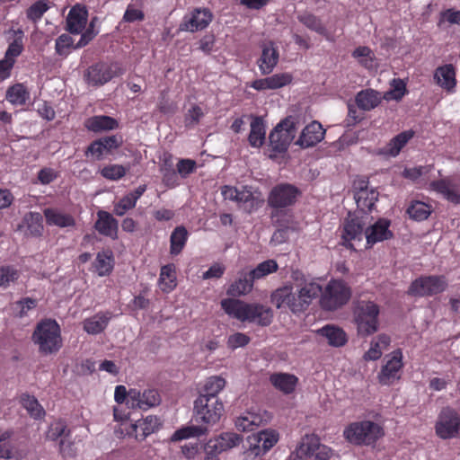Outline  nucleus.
<instances>
[{"label": "nucleus", "instance_id": "1", "mask_svg": "<svg viewBox=\"0 0 460 460\" xmlns=\"http://www.w3.org/2000/svg\"><path fill=\"white\" fill-rule=\"evenodd\" d=\"M321 292L322 286L314 281L305 283L296 291L293 286L286 285L272 292L271 302L278 309H289L296 314L305 312Z\"/></svg>", "mask_w": 460, "mask_h": 460}, {"label": "nucleus", "instance_id": "2", "mask_svg": "<svg viewBox=\"0 0 460 460\" xmlns=\"http://www.w3.org/2000/svg\"><path fill=\"white\" fill-rule=\"evenodd\" d=\"M221 308L233 319L242 323H255L260 326H269L273 320L270 307L260 303H247L236 298H225L220 302Z\"/></svg>", "mask_w": 460, "mask_h": 460}, {"label": "nucleus", "instance_id": "3", "mask_svg": "<svg viewBox=\"0 0 460 460\" xmlns=\"http://www.w3.org/2000/svg\"><path fill=\"white\" fill-rule=\"evenodd\" d=\"M32 341L38 345L40 353H57L63 345L61 328L56 320L46 318L40 321L32 333Z\"/></svg>", "mask_w": 460, "mask_h": 460}, {"label": "nucleus", "instance_id": "4", "mask_svg": "<svg viewBox=\"0 0 460 460\" xmlns=\"http://www.w3.org/2000/svg\"><path fill=\"white\" fill-rule=\"evenodd\" d=\"M352 314L358 335L367 337L378 331L380 306L376 302L357 300L353 304Z\"/></svg>", "mask_w": 460, "mask_h": 460}, {"label": "nucleus", "instance_id": "5", "mask_svg": "<svg viewBox=\"0 0 460 460\" xmlns=\"http://www.w3.org/2000/svg\"><path fill=\"white\" fill-rule=\"evenodd\" d=\"M384 436L383 427L372 420L351 422L343 430L344 438L349 444L359 447H374Z\"/></svg>", "mask_w": 460, "mask_h": 460}, {"label": "nucleus", "instance_id": "6", "mask_svg": "<svg viewBox=\"0 0 460 460\" xmlns=\"http://www.w3.org/2000/svg\"><path fill=\"white\" fill-rule=\"evenodd\" d=\"M320 306L324 311H335L345 305L351 297L350 288L342 280L332 279L322 288Z\"/></svg>", "mask_w": 460, "mask_h": 460}, {"label": "nucleus", "instance_id": "7", "mask_svg": "<svg viewBox=\"0 0 460 460\" xmlns=\"http://www.w3.org/2000/svg\"><path fill=\"white\" fill-rule=\"evenodd\" d=\"M162 425L160 419L156 416L148 415L138 420L135 423L128 420H122L115 429L118 437H132L137 441L145 440L149 435L156 432Z\"/></svg>", "mask_w": 460, "mask_h": 460}, {"label": "nucleus", "instance_id": "8", "mask_svg": "<svg viewBox=\"0 0 460 460\" xmlns=\"http://www.w3.org/2000/svg\"><path fill=\"white\" fill-rule=\"evenodd\" d=\"M123 74L124 69L118 62L102 60L91 65L85 70L84 78L88 85L100 87Z\"/></svg>", "mask_w": 460, "mask_h": 460}, {"label": "nucleus", "instance_id": "9", "mask_svg": "<svg viewBox=\"0 0 460 460\" xmlns=\"http://www.w3.org/2000/svg\"><path fill=\"white\" fill-rule=\"evenodd\" d=\"M447 280L443 275L421 276L414 279L407 291L412 296H432L444 292Z\"/></svg>", "mask_w": 460, "mask_h": 460}, {"label": "nucleus", "instance_id": "10", "mask_svg": "<svg viewBox=\"0 0 460 460\" xmlns=\"http://www.w3.org/2000/svg\"><path fill=\"white\" fill-rule=\"evenodd\" d=\"M223 413L224 404L221 400L198 396L194 401V417L198 423L214 425L219 421Z\"/></svg>", "mask_w": 460, "mask_h": 460}, {"label": "nucleus", "instance_id": "11", "mask_svg": "<svg viewBox=\"0 0 460 460\" xmlns=\"http://www.w3.org/2000/svg\"><path fill=\"white\" fill-rule=\"evenodd\" d=\"M295 119L288 116L282 119L269 136L270 145L273 151L286 152L296 133Z\"/></svg>", "mask_w": 460, "mask_h": 460}, {"label": "nucleus", "instance_id": "12", "mask_svg": "<svg viewBox=\"0 0 460 460\" xmlns=\"http://www.w3.org/2000/svg\"><path fill=\"white\" fill-rule=\"evenodd\" d=\"M435 431L442 439L460 438V416L456 410L450 407L441 410L435 424Z\"/></svg>", "mask_w": 460, "mask_h": 460}, {"label": "nucleus", "instance_id": "13", "mask_svg": "<svg viewBox=\"0 0 460 460\" xmlns=\"http://www.w3.org/2000/svg\"><path fill=\"white\" fill-rule=\"evenodd\" d=\"M301 194L297 187L290 183L274 186L268 196V205L273 209H282L293 206Z\"/></svg>", "mask_w": 460, "mask_h": 460}, {"label": "nucleus", "instance_id": "14", "mask_svg": "<svg viewBox=\"0 0 460 460\" xmlns=\"http://www.w3.org/2000/svg\"><path fill=\"white\" fill-rule=\"evenodd\" d=\"M242 440V436L234 432H225L209 439L204 447V460H219L218 456L222 452L238 446Z\"/></svg>", "mask_w": 460, "mask_h": 460}, {"label": "nucleus", "instance_id": "15", "mask_svg": "<svg viewBox=\"0 0 460 460\" xmlns=\"http://www.w3.org/2000/svg\"><path fill=\"white\" fill-rule=\"evenodd\" d=\"M460 177L446 176L431 181L429 190L442 196L443 199L454 205H460Z\"/></svg>", "mask_w": 460, "mask_h": 460}, {"label": "nucleus", "instance_id": "16", "mask_svg": "<svg viewBox=\"0 0 460 460\" xmlns=\"http://www.w3.org/2000/svg\"><path fill=\"white\" fill-rule=\"evenodd\" d=\"M388 357L389 358L377 374L378 383L382 385H391L399 380L403 367L402 349L394 350Z\"/></svg>", "mask_w": 460, "mask_h": 460}, {"label": "nucleus", "instance_id": "17", "mask_svg": "<svg viewBox=\"0 0 460 460\" xmlns=\"http://www.w3.org/2000/svg\"><path fill=\"white\" fill-rule=\"evenodd\" d=\"M213 20V13L208 8H195L190 15H185L180 30L196 32L206 29Z\"/></svg>", "mask_w": 460, "mask_h": 460}, {"label": "nucleus", "instance_id": "18", "mask_svg": "<svg viewBox=\"0 0 460 460\" xmlns=\"http://www.w3.org/2000/svg\"><path fill=\"white\" fill-rule=\"evenodd\" d=\"M365 222L362 217L349 214L342 226V244L349 249H353L352 241H361L364 233Z\"/></svg>", "mask_w": 460, "mask_h": 460}, {"label": "nucleus", "instance_id": "19", "mask_svg": "<svg viewBox=\"0 0 460 460\" xmlns=\"http://www.w3.org/2000/svg\"><path fill=\"white\" fill-rule=\"evenodd\" d=\"M160 394L155 389H146L141 392L138 389H129L128 406L132 409L147 410L159 404Z\"/></svg>", "mask_w": 460, "mask_h": 460}, {"label": "nucleus", "instance_id": "20", "mask_svg": "<svg viewBox=\"0 0 460 460\" xmlns=\"http://www.w3.org/2000/svg\"><path fill=\"white\" fill-rule=\"evenodd\" d=\"M297 454L305 456L315 455L316 460H330L332 451L330 447L320 445L315 436L305 435L297 448Z\"/></svg>", "mask_w": 460, "mask_h": 460}, {"label": "nucleus", "instance_id": "21", "mask_svg": "<svg viewBox=\"0 0 460 460\" xmlns=\"http://www.w3.org/2000/svg\"><path fill=\"white\" fill-rule=\"evenodd\" d=\"M279 441V433L274 429H264L249 437L250 450L254 456L265 454Z\"/></svg>", "mask_w": 460, "mask_h": 460}, {"label": "nucleus", "instance_id": "22", "mask_svg": "<svg viewBox=\"0 0 460 460\" xmlns=\"http://www.w3.org/2000/svg\"><path fill=\"white\" fill-rule=\"evenodd\" d=\"M88 10L84 5L75 4L66 17V30L71 34H81L87 25Z\"/></svg>", "mask_w": 460, "mask_h": 460}, {"label": "nucleus", "instance_id": "23", "mask_svg": "<svg viewBox=\"0 0 460 460\" xmlns=\"http://www.w3.org/2000/svg\"><path fill=\"white\" fill-rule=\"evenodd\" d=\"M23 50L22 43L16 39L11 42L5 51L4 57L0 60V80L4 81L11 76L12 70L16 62V58Z\"/></svg>", "mask_w": 460, "mask_h": 460}, {"label": "nucleus", "instance_id": "24", "mask_svg": "<svg viewBox=\"0 0 460 460\" xmlns=\"http://www.w3.org/2000/svg\"><path fill=\"white\" fill-rule=\"evenodd\" d=\"M391 221L386 218H379L374 225L365 231L367 244L369 246L376 243L391 239L394 234L389 229Z\"/></svg>", "mask_w": 460, "mask_h": 460}, {"label": "nucleus", "instance_id": "25", "mask_svg": "<svg viewBox=\"0 0 460 460\" xmlns=\"http://www.w3.org/2000/svg\"><path fill=\"white\" fill-rule=\"evenodd\" d=\"M325 130L318 121H313L302 130L296 144L303 148L314 146L324 137Z\"/></svg>", "mask_w": 460, "mask_h": 460}, {"label": "nucleus", "instance_id": "26", "mask_svg": "<svg viewBox=\"0 0 460 460\" xmlns=\"http://www.w3.org/2000/svg\"><path fill=\"white\" fill-rule=\"evenodd\" d=\"M94 229L102 235L116 239L118 237L119 223L113 216L105 211L97 212V220L93 226Z\"/></svg>", "mask_w": 460, "mask_h": 460}, {"label": "nucleus", "instance_id": "27", "mask_svg": "<svg viewBox=\"0 0 460 460\" xmlns=\"http://www.w3.org/2000/svg\"><path fill=\"white\" fill-rule=\"evenodd\" d=\"M292 79L293 76L289 73L275 74L266 78L254 80L251 84V87L257 91L275 90L289 84Z\"/></svg>", "mask_w": 460, "mask_h": 460}, {"label": "nucleus", "instance_id": "28", "mask_svg": "<svg viewBox=\"0 0 460 460\" xmlns=\"http://www.w3.org/2000/svg\"><path fill=\"white\" fill-rule=\"evenodd\" d=\"M46 223L49 226H58L59 228L74 227L75 226V217L62 211L58 208H46L43 210Z\"/></svg>", "mask_w": 460, "mask_h": 460}, {"label": "nucleus", "instance_id": "29", "mask_svg": "<svg viewBox=\"0 0 460 460\" xmlns=\"http://www.w3.org/2000/svg\"><path fill=\"white\" fill-rule=\"evenodd\" d=\"M19 229H24V234L31 237H40L44 232L43 217L40 213L30 211L22 217Z\"/></svg>", "mask_w": 460, "mask_h": 460}, {"label": "nucleus", "instance_id": "30", "mask_svg": "<svg viewBox=\"0 0 460 460\" xmlns=\"http://www.w3.org/2000/svg\"><path fill=\"white\" fill-rule=\"evenodd\" d=\"M434 81L447 92H455L456 78L454 66L452 64H447L438 66L434 72Z\"/></svg>", "mask_w": 460, "mask_h": 460}, {"label": "nucleus", "instance_id": "31", "mask_svg": "<svg viewBox=\"0 0 460 460\" xmlns=\"http://www.w3.org/2000/svg\"><path fill=\"white\" fill-rule=\"evenodd\" d=\"M268 419L269 416L266 411L263 412V415L260 412L247 411L236 419L235 426L240 431H252L261 425L266 423Z\"/></svg>", "mask_w": 460, "mask_h": 460}, {"label": "nucleus", "instance_id": "32", "mask_svg": "<svg viewBox=\"0 0 460 460\" xmlns=\"http://www.w3.org/2000/svg\"><path fill=\"white\" fill-rule=\"evenodd\" d=\"M112 317L111 312H99L83 322V329L88 334L96 335L102 332Z\"/></svg>", "mask_w": 460, "mask_h": 460}, {"label": "nucleus", "instance_id": "33", "mask_svg": "<svg viewBox=\"0 0 460 460\" xmlns=\"http://www.w3.org/2000/svg\"><path fill=\"white\" fill-rule=\"evenodd\" d=\"M253 282L249 271L243 270L239 272L238 279L228 287L226 294L233 297L245 296L252 290Z\"/></svg>", "mask_w": 460, "mask_h": 460}, {"label": "nucleus", "instance_id": "34", "mask_svg": "<svg viewBox=\"0 0 460 460\" xmlns=\"http://www.w3.org/2000/svg\"><path fill=\"white\" fill-rule=\"evenodd\" d=\"M84 125L89 131L98 133L116 129L119 127V122L107 115H95L86 119Z\"/></svg>", "mask_w": 460, "mask_h": 460}, {"label": "nucleus", "instance_id": "35", "mask_svg": "<svg viewBox=\"0 0 460 460\" xmlns=\"http://www.w3.org/2000/svg\"><path fill=\"white\" fill-rule=\"evenodd\" d=\"M114 256L110 249L97 252L93 268L99 277H107L114 269Z\"/></svg>", "mask_w": 460, "mask_h": 460}, {"label": "nucleus", "instance_id": "36", "mask_svg": "<svg viewBox=\"0 0 460 460\" xmlns=\"http://www.w3.org/2000/svg\"><path fill=\"white\" fill-rule=\"evenodd\" d=\"M271 385L285 394H290L298 384V378L288 373H273L270 376Z\"/></svg>", "mask_w": 460, "mask_h": 460}, {"label": "nucleus", "instance_id": "37", "mask_svg": "<svg viewBox=\"0 0 460 460\" xmlns=\"http://www.w3.org/2000/svg\"><path fill=\"white\" fill-rule=\"evenodd\" d=\"M279 51L273 44L265 45L261 56L258 60V66L262 75L270 74L279 62Z\"/></svg>", "mask_w": 460, "mask_h": 460}, {"label": "nucleus", "instance_id": "38", "mask_svg": "<svg viewBox=\"0 0 460 460\" xmlns=\"http://www.w3.org/2000/svg\"><path fill=\"white\" fill-rule=\"evenodd\" d=\"M317 333L326 338L328 344L332 347H342L348 341V336L344 330L332 324H327L319 329Z\"/></svg>", "mask_w": 460, "mask_h": 460}, {"label": "nucleus", "instance_id": "39", "mask_svg": "<svg viewBox=\"0 0 460 460\" xmlns=\"http://www.w3.org/2000/svg\"><path fill=\"white\" fill-rule=\"evenodd\" d=\"M381 93L374 89L362 90L356 95L357 106L363 111H371L377 107L382 101Z\"/></svg>", "mask_w": 460, "mask_h": 460}, {"label": "nucleus", "instance_id": "40", "mask_svg": "<svg viewBox=\"0 0 460 460\" xmlns=\"http://www.w3.org/2000/svg\"><path fill=\"white\" fill-rule=\"evenodd\" d=\"M226 381L219 376H213L208 377L199 392V396H204L211 400H220L218 394L225 388Z\"/></svg>", "mask_w": 460, "mask_h": 460}, {"label": "nucleus", "instance_id": "41", "mask_svg": "<svg viewBox=\"0 0 460 460\" xmlns=\"http://www.w3.org/2000/svg\"><path fill=\"white\" fill-rule=\"evenodd\" d=\"M261 117H254L251 122V131L248 137L249 144L252 147H261L265 141L266 128Z\"/></svg>", "mask_w": 460, "mask_h": 460}, {"label": "nucleus", "instance_id": "42", "mask_svg": "<svg viewBox=\"0 0 460 460\" xmlns=\"http://www.w3.org/2000/svg\"><path fill=\"white\" fill-rule=\"evenodd\" d=\"M29 98L28 89L21 83L9 86L5 93V99L13 105H24Z\"/></svg>", "mask_w": 460, "mask_h": 460}, {"label": "nucleus", "instance_id": "43", "mask_svg": "<svg viewBox=\"0 0 460 460\" xmlns=\"http://www.w3.org/2000/svg\"><path fill=\"white\" fill-rule=\"evenodd\" d=\"M71 429L63 419L55 420L50 423L46 433V438L51 441L61 440L62 438H69Z\"/></svg>", "mask_w": 460, "mask_h": 460}, {"label": "nucleus", "instance_id": "44", "mask_svg": "<svg viewBox=\"0 0 460 460\" xmlns=\"http://www.w3.org/2000/svg\"><path fill=\"white\" fill-rule=\"evenodd\" d=\"M176 273L173 264H167L161 268L159 286L163 292L170 293L176 288Z\"/></svg>", "mask_w": 460, "mask_h": 460}, {"label": "nucleus", "instance_id": "45", "mask_svg": "<svg viewBox=\"0 0 460 460\" xmlns=\"http://www.w3.org/2000/svg\"><path fill=\"white\" fill-rule=\"evenodd\" d=\"M414 132L412 130H406L401 132L393 137L385 147V153L391 156H396L405 145L413 137Z\"/></svg>", "mask_w": 460, "mask_h": 460}, {"label": "nucleus", "instance_id": "46", "mask_svg": "<svg viewBox=\"0 0 460 460\" xmlns=\"http://www.w3.org/2000/svg\"><path fill=\"white\" fill-rule=\"evenodd\" d=\"M297 20L310 31L327 36V29L322 20L314 13L305 12L297 15Z\"/></svg>", "mask_w": 460, "mask_h": 460}, {"label": "nucleus", "instance_id": "47", "mask_svg": "<svg viewBox=\"0 0 460 460\" xmlns=\"http://www.w3.org/2000/svg\"><path fill=\"white\" fill-rule=\"evenodd\" d=\"M188 240V232L182 226H177L170 237V252L178 255L183 250Z\"/></svg>", "mask_w": 460, "mask_h": 460}, {"label": "nucleus", "instance_id": "48", "mask_svg": "<svg viewBox=\"0 0 460 460\" xmlns=\"http://www.w3.org/2000/svg\"><path fill=\"white\" fill-rule=\"evenodd\" d=\"M21 402L31 418L35 420H41L44 418L46 411L34 396L22 394L21 397Z\"/></svg>", "mask_w": 460, "mask_h": 460}, {"label": "nucleus", "instance_id": "49", "mask_svg": "<svg viewBox=\"0 0 460 460\" xmlns=\"http://www.w3.org/2000/svg\"><path fill=\"white\" fill-rule=\"evenodd\" d=\"M431 207L425 202L413 200L409 205L406 212L410 218L415 221L426 220L431 214Z\"/></svg>", "mask_w": 460, "mask_h": 460}, {"label": "nucleus", "instance_id": "50", "mask_svg": "<svg viewBox=\"0 0 460 460\" xmlns=\"http://www.w3.org/2000/svg\"><path fill=\"white\" fill-rule=\"evenodd\" d=\"M354 199L358 208L361 210L371 211L378 199V192L374 189L366 190V191L354 194Z\"/></svg>", "mask_w": 460, "mask_h": 460}, {"label": "nucleus", "instance_id": "51", "mask_svg": "<svg viewBox=\"0 0 460 460\" xmlns=\"http://www.w3.org/2000/svg\"><path fill=\"white\" fill-rule=\"evenodd\" d=\"M50 8L49 1L38 0L34 2L27 10L26 17L33 23H37L41 20L46 12Z\"/></svg>", "mask_w": 460, "mask_h": 460}, {"label": "nucleus", "instance_id": "52", "mask_svg": "<svg viewBox=\"0 0 460 460\" xmlns=\"http://www.w3.org/2000/svg\"><path fill=\"white\" fill-rule=\"evenodd\" d=\"M278 269L279 265L277 261L270 259L259 263L256 268L249 270V275H252V279L256 280L276 272Z\"/></svg>", "mask_w": 460, "mask_h": 460}, {"label": "nucleus", "instance_id": "53", "mask_svg": "<svg viewBox=\"0 0 460 460\" xmlns=\"http://www.w3.org/2000/svg\"><path fill=\"white\" fill-rule=\"evenodd\" d=\"M129 170V166H124L122 164H111L105 165L101 171V175L109 181H119L122 179L127 172Z\"/></svg>", "mask_w": 460, "mask_h": 460}, {"label": "nucleus", "instance_id": "54", "mask_svg": "<svg viewBox=\"0 0 460 460\" xmlns=\"http://www.w3.org/2000/svg\"><path fill=\"white\" fill-rule=\"evenodd\" d=\"M406 93L407 88L405 82L400 78H394L391 82V90L386 92L383 98L387 101L395 100L399 102Z\"/></svg>", "mask_w": 460, "mask_h": 460}, {"label": "nucleus", "instance_id": "55", "mask_svg": "<svg viewBox=\"0 0 460 460\" xmlns=\"http://www.w3.org/2000/svg\"><path fill=\"white\" fill-rule=\"evenodd\" d=\"M206 431V429L198 426H187L177 429L172 436V441H181L190 438L199 437Z\"/></svg>", "mask_w": 460, "mask_h": 460}, {"label": "nucleus", "instance_id": "56", "mask_svg": "<svg viewBox=\"0 0 460 460\" xmlns=\"http://www.w3.org/2000/svg\"><path fill=\"white\" fill-rule=\"evenodd\" d=\"M352 57L358 59V63L366 68L373 66L374 54L368 47L360 46L356 48L352 52Z\"/></svg>", "mask_w": 460, "mask_h": 460}, {"label": "nucleus", "instance_id": "57", "mask_svg": "<svg viewBox=\"0 0 460 460\" xmlns=\"http://www.w3.org/2000/svg\"><path fill=\"white\" fill-rule=\"evenodd\" d=\"M273 225L279 228L291 229L293 225V216L282 209H274L271 212Z\"/></svg>", "mask_w": 460, "mask_h": 460}, {"label": "nucleus", "instance_id": "58", "mask_svg": "<svg viewBox=\"0 0 460 460\" xmlns=\"http://www.w3.org/2000/svg\"><path fill=\"white\" fill-rule=\"evenodd\" d=\"M98 22V17L94 16L91 19L89 24L84 30L80 40L75 44V48H84L88 45L99 33L98 31H95V25Z\"/></svg>", "mask_w": 460, "mask_h": 460}, {"label": "nucleus", "instance_id": "59", "mask_svg": "<svg viewBox=\"0 0 460 460\" xmlns=\"http://www.w3.org/2000/svg\"><path fill=\"white\" fill-rule=\"evenodd\" d=\"M20 277L19 270L11 265L0 268V287L7 288L11 283L16 281Z\"/></svg>", "mask_w": 460, "mask_h": 460}, {"label": "nucleus", "instance_id": "60", "mask_svg": "<svg viewBox=\"0 0 460 460\" xmlns=\"http://www.w3.org/2000/svg\"><path fill=\"white\" fill-rule=\"evenodd\" d=\"M13 432L12 430L0 429V458L9 459L13 455V446L10 438Z\"/></svg>", "mask_w": 460, "mask_h": 460}, {"label": "nucleus", "instance_id": "61", "mask_svg": "<svg viewBox=\"0 0 460 460\" xmlns=\"http://www.w3.org/2000/svg\"><path fill=\"white\" fill-rule=\"evenodd\" d=\"M204 117V112L197 104H193L184 115V125L188 128L197 126L200 119Z\"/></svg>", "mask_w": 460, "mask_h": 460}, {"label": "nucleus", "instance_id": "62", "mask_svg": "<svg viewBox=\"0 0 460 460\" xmlns=\"http://www.w3.org/2000/svg\"><path fill=\"white\" fill-rule=\"evenodd\" d=\"M37 299L28 296L23 297L13 304L15 310H17L16 315L20 318L27 316L28 312L30 310L34 309L37 306Z\"/></svg>", "mask_w": 460, "mask_h": 460}, {"label": "nucleus", "instance_id": "63", "mask_svg": "<svg viewBox=\"0 0 460 460\" xmlns=\"http://www.w3.org/2000/svg\"><path fill=\"white\" fill-rule=\"evenodd\" d=\"M75 47L73 38L68 34L63 33L56 40L55 49L59 56H66L68 49Z\"/></svg>", "mask_w": 460, "mask_h": 460}, {"label": "nucleus", "instance_id": "64", "mask_svg": "<svg viewBox=\"0 0 460 460\" xmlns=\"http://www.w3.org/2000/svg\"><path fill=\"white\" fill-rule=\"evenodd\" d=\"M136 203L126 194L119 200L114 203L113 214L117 217L124 216L128 211L136 207Z\"/></svg>", "mask_w": 460, "mask_h": 460}]
</instances>
